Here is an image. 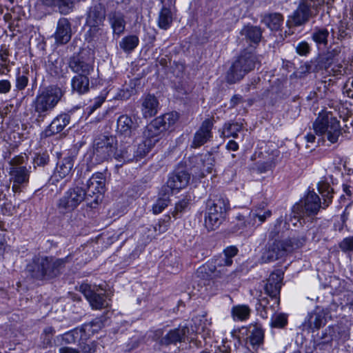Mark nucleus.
Here are the masks:
<instances>
[{
  "mask_svg": "<svg viewBox=\"0 0 353 353\" xmlns=\"http://www.w3.org/2000/svg\"><path fill=\"white\" fill-rule=\"evenodd\" d=\"M318 190L323 202L321 204L319 196L314 192H309L303 201L293 207V213L297 218L305 216H313L317 214L319 210L326 208L332 203L333 189L328 183L321 181L318 183Z\"/></svg>",
  "mask_w": 353,
  "mask_h": 353,
  "instance_id": "nucleus-1",
  "label": "nucleus"
},
{
  "mask_svg": "<svg viewBox=\"0 0 353 353\" xmlns=\"http://www.w3.org/2000/svg\"><path fill=\"white\" fill-rule=\"evenodd\" d=\"M69 256L55 259L52 256H39L33 259L27 267L29 275L37 280L50 279L60 274L61 269L68 261Z\"/></svg>",
  "mask_w": 353,
  "mask_h": 353,
  "instance_id": "nucleus-2",
  "label": "nucleus"
},
{
  "mask_svg": "<svg viewBox=\"0 0 353 353\" xmlns=\"http://www.w3.org/2000/svg\"><path fill=\"white\" fill-rule=\"evenodd\" d=\"M63 97L61 89L55 85L48 86L41 90L33 101L35 122L40 124L56 107Z\"/></svg>",
  "mask_w": 353,
  "mask_h": 353,
  "instance_id": "nucleus-3",
  "label": "nucleus"
},
{
  "mask_svg": "<svg viewBox=\"0 0 353 353\" xmlns=\"http://www.w3.org/2000/svg\"><path fill=\"white\" fill-rule=\"evenodd\" d=\"M334 0H299L296 10L288 16L286 24L289 28L302 26L316 16L319 8L325 3L329 4Z\"/></svg>",
  "mask_w": 353,
  "mask_h": 353,
  "instance_id": "nucleus-4",
  "label": "nucleus"
},
{
  "mask_svg": "<svg viewBox=\"0 0 353 353\" xmlns=\"http://www.w3.org/2000/svg\"><path fill=\"white\" fill-rule=\"evenodd\" d=\"M256 57L250 52L244 51L232 63L226 72L225 79L229 84H234L241 79L250 71L256 65Z\"/></svg>",
  "mask_w": 353,
  "mask_h": 353,
  "instance_id": "nucleus-5",
  "label": "nucleus"
},
{
  "mask_svg": "<svg viewBox=\"0 0 353 353\" xmlns=\"http://www.w3.org/2000/svg\"><path fill=\"white\" fill-rule=\"evenodd\" d=\"M256 57L250 52L244 51L232 63L226 72L225 79L229 84H234L241 79L250 71L256 65Z\"/></svg>",
  "mask_w": 353,
  "mask_h": 353,
  "instance_id": "nucleus-6",
  "label": "nucleus"
},
{
  "mask_svg": "<svg viewBox=\"0 0 353 353\" xmlns=\"http://www.w3.org/2000/svg\"><path fill=\"white\" fill-rule=\"evenodd\" d=\"M229 209V201L223 196L208 201L205 215L206 228L209 230L217 228L224 220Z\"/></svg>",
  "mask_w": 353,
  "mask_h": 353,
  "instance_id": "nucleus-7",
  "label": "nucleus"
},
{
  "mask_svg": "<svg viewBox=\"0 0 353 353\" xmlns=\"http://www.w3.org/2000/svg\"><path fill=\"white\" fill-rule=\"evenodd\" d=\"M179 119L176 112L166 113L152 121L143 132V138L155 145L161 138L164 132L173 125Z\"/></svg>",
  "mask_w": 353,
  "mask_h": 353,
  "instance_id": "nucleus-8",
  "label": "nucleus"
},
{
  "mask_svg": "<svg viewBox=\"0 0 353 353\" xmlns=\"http://www.w3.org/2000/svg\"><path fill=\"white\" fill-rule=\"evenodd\" d=\"M313 128L316 134L320 135L325 134L327 139L332 143L338 141L342 131L345 133H350V128L345 125V128H341L339 121L331 114L318 117L313 123Z\"/></svg>",
  "mask_w": 353,
  "mask_h": 353,
  "instance_id": "nucleus-9",
  "label": "nucleus"
},
{
  "mask_svg": "<svg viewBox=\"0 0 353 353\" xmlns=\"http://www.w3.org/2000/svg\"><path fill=\"white\" fill-rule=\"evenodd\" d=\"M83 201L88 203V201H90L89 196L86 194L85 189L80 187L78 183L64 193L59 199L57 207L63 213L71 212Z\"/></svg>",
  "mask_w": 353,
  "mask_h": 353,
  "instance_id": "nucleus-10",
  "label": "nucleus"
},
{
  "mask_svg": "<svg viewBox=\"0 0 353 353\" xmlns=\"http://www.w3.org/2000/svg\"><path fill=\"white\" fill-rule=\"evenodd\" d=\"M117 141L113 136H101L93 143V157L97 163L114 157Z\"/></svg>",
  "mask_w": 353,
  "mask_h": 353,
  "instance_id": "nucleus-11",
  "label": "nucleus"
},
{
  "mask_svg": "<svg viewBox=\"0 0 353 353\" xmlns=\"http://www.w3.org/2000/svg\"><path fill=\"white\" fill-rule=\"evenodd\" d=\"M105 178L103 173L94 174L86 182V194L89 196L88 206L94 208L101 200L105 191Z\"/></svg>",
  "mask_w": 353,
  "mask_h": 353,
  "instance_id": "nucleus-12",
  "label": "nucleus"
},
{
  "mask_svg": "<svg viewBox=\"0 0 353 353\" xmlns=\"http://www.w3.org/2000/svg\"><path fill=\"white\" fill-rule=\"evenodd\" d=\"M79 291L85 296L93 309L101 310L110 305L105 291L101 286L97 287L88 283H82L79 286Z\"/></svg>",
  "mask_w": 353,
  "mask_h": 353,
  "instance_id": "nucleus-13",
  "label": "nucleus"
},
{
  "mask_svg": "<svg viewBox=\"0 0 353 353\" xmlns=\"http://www.w3.org/2000/svg\"><path fill=\"white\" fill-rule=\"evenodd\" d=\"M232 263V259H228L227 256L221 254L205 266L200 268L198 272H203L204 270L212 278H225V281H228L227 267L231 266Z\"/></svg>",
  "mask_w": 353,
  "mask_h": 353,
  "instance_id": "nucleus-14",
  "label": "nucleus"
},
{
  "mask_svg": "<svg viewBox=\"0 0 353 353\" xmlns=\"http://www.w3.org/2000/svg\"><path fill=\"white\" fill-rule=\"evenodd\" d=\"M190 174L185 170H175L170 174L166 185L161 188L165 194H173L185 188L189 183Z\"/></svg>",
  "mask_w": 353,
  "mask_h": 353,
  "instance_id": "nucleus-15",
  "label": "nucleus"
},
{
  "mask_svg": "<svg viewBox=\"0 0 353 353\" xmlns=\"http://www.w3.org/2000/svg\"><path fill=\"white\" fill-rule=\"evenodd\" d=\"M283 279V274L281 271H274L270 274L264 285L265 294L270 298L274 305L280 303L279 294Z\"/></svg>",
  "mask_w": 353,
  "mask_h": 353,
  "instance_id": "nucleus-16",
  "label": "nucleus"
},
{
  "mask_svg": "<svg viewBox=\"0 0 353 353\" xmlns=\"http://www.w3.org/2000/svg\"><path fill=\"white\" fill-rule=\"evenodd\" d=\"M289 249L286 244L278 239L269 241L262 253L261 260L263 263L273 262L281 258Z\"/></svg>",
  "mask_w": 353,
  "mask_h": 353,
  "instance_id": "nucleus-17",
  "label": "nucleus"
},
{
  "mask_svg": "<svg viewBox=\"0 0 353 353\" xmlns=\"http://www.w3.org/2000/svg\"><path fill=\"white\" fill-rule=\"evenodd\" d=\"M213 125V119L204 120L199 129L194 134L191 146L197 148L209 141L212 137V129Z\"/></svg>",
  "mask_w": 353,
  "mask_h": 353,
  "instance_id": "nucleus-18",
  "label": "nucleus"
},
{
  "mask_svg": "<svg viewBox=\"0 0 353 353\" xmlns=\"http://www.w3.org/2000/svg\"><path fill=\"white\" fill-rule=\"evenodd\" d=\"M334 30L327 26L314 27L311 32V39L319 48H325L328 44L330 37L334 38Z\"/></svg>",
  "mask_w": 353,
  "mask_h": 353,
  "instance_id": "nucleus-19",
  "label": "nucleus"
},
{
  "mask_svg": "<svg viewBox=\"0 0 353 353\" xmlns=\"http://www.w3.org/2000/svg\"><path fill=\"white\" fill-rule=\"evenodd\" d=\"M70 116L68 114H61L57 116L41 132V137H50L55 134L61 132L70 123Z\"/></svg>",
  "mask_w": 353,
  "mask_h": 353,
  "instance_id": "nucleus-20",
  "label": "nucleus"
},
{
  "mask_svg": "<svg viewBox=\"0 0 353 353\" xmlns=\"http://www.w3.org/2000/svg\"><path fill=\"white\" fill-rule=\"evenodd\" d=\"M74 166V158L72 157H66L63 158L58 164L54 174L51 176L50 181L52 183L58 182L60 179H63L70 176Z\"/></svg>",
  "mask_w": 353,
  "mask_h": 353,
  "instance_id": "nucleus-21",
  "label": "nucleus"
},
{
  "mask_svg": "<svg viewBox=\"0 0 353 353\" xmlns=\"http://www.w3.org/2000/svg\"><path fill=\"white\" fill-rule=\"evenodd\" d=\"M190 329L187 326L179 327L170 330L160 341L161 345L176 344L188 339Z\"/></svg>",
  "mask_w": 353,
  "mask_h": 353,
  "instance_id": "nucleus-22",
  "label": "nucleus"
},
{
  "mask_svg": "<svg viewBox=\"0 0 353 353\" xmlns=\"http://www.w3.org/2000/svg\"><path fill=\"white\" fill-rule=\"evenodd\" d=\"M69 67L78 74L89 75L93 70V65L91 61L86 59L81 54L74 55L69 61Z\"/></svg>",
  "mask_w": 353,
  "mask_h": 353,
  "instance_id": "nucleus-23",
  "label": "nucleus"
},
{
  "mask_svg": "<svg viewBox=\"0 0 353 353\" xmlns=\"http://www.w3.org/2000/svg\"><path fill=\"white\" fill-rule=\"evenodd\" d=\"M71 24L66 18H61L57 26L56 32L54 34L55 41L58 44H65L71 39Z\"/></svg>",
  "mask_w": 353,
  "mask_h": 353,
  "instance_id": "nucleus-24",
  "label": "nucleus"
},
{
  "mask_svg": "<svg viewBox=\"0 0 353 353\" xmlns=\"http://www.w3.org/2000/svg\"><path fill=\"white\" fill-rule=\"evenodd\" d=\"M263 339L264 332L261 327L258 325H250L248 327L245 342L247 347L257 350L263 345Z\"/></svg>",
  "mask_w": 353,
  "mask_h": 353,
  "instance_id": "nucleus-25",
  "label": "nucleus"
},
{
  "mask_svg": "<svg viewBox=\"0 0 353 353\" xmlns=\"http://www.w3.org/2000/svg\"><path fill=\"white\" fill-rule=\"evenodd\" d=\"M105 19V6L101 3H97L90 8L87 14L86 23L103 24Z\"/></svg>",
  "mask_w": 353,
  "mask_h": 353,
  "instance_id": "nucleus-26",
  "label": "nucleus"
},
{
  "mask_svg": "<svg viewBox=\"0 0 353 353\" xmlns=\"http://www.w3.org/2000/svg\"><path fill=\"white\" fill-rule=\"evenodd\" d=\"M138 125L133 121L130 117L123 114L117 119V132L127 137H130L133 131L136 130Z\"/></svg>",
  "mask_w": 353,
  "mask_h": 353,
  "instance_id": "nucleus-27",
  "label": "nucleus"
},
{
  "mask_svg": "<svg viewBox=\"0 0 353 353\" xmlns=\"http://www.w3.org/2000/svg\"><path fill=\"white\" fill-rule=\"evenodd\" d=\"M159 101L157 97L148 94L142 99L141 112L145 118L154 117L158 112Z\"/></svg>",
  "mask_w": 353,
  "mask_h": 353,
  "instance_id": "nucleus-28",
  "label": "nucleus"
},
{
  "mask_svg": "<svg viewBox=\"0 0 353 353\" xmlns=\"http://www.w3.org/2000/svg\"><path fill=\"white\" fill-rule=\"evenodd\" d=\"M78 349L63 347L59 349V353H94L96 351V343L89 340L88 334L86 333V339L81 340L78 343Z\"/></svg>",
  "mask_w": 353,
  "mask_h": 353,
  "instance_id": "nucleus-29",
  "label": "nucleus"
},
{
  "mask_svg": "<svg viewBox=\"0 0 353 353\" xmlns=\"http://www.w3.org/2000/svg\"><path fill=\"white\" fill-rule=\"evenodd\" d=\"M263 30L256 26H245L240 31V34L245 37V39L254 44L258 45L262 39Z\"/></svg>",
  "mask_w": 353,
  "mask_h": 353,
  "instance_id": "nucleus-30",
  "label": "nucleus"
},
{
  "mask_svg": "<svg viewBox=\"0 0 353 353\" xmlns=\"http://www.w3.org/2000/svg\"><path fill=\"white\" fill-rule=\"evenodd\" d=\"M26 166H14L10 168L9 174L13 183L28 184L29 182L30 169Z\"/></svg>",
  "mask_w": 353,
  "mask_h": 353,
  "instance_id": "nucleus-31",
  "label": "nucleus"
},
{
  "mask_svg": "<svg viewBox=\"0 0 353 353\" xmlns=\"http://www.w3.org/2000/svg\"><path fill=\"white\" fill-rule=\"evenodd\" d=\"M258 302L259 306L256 307V310L263 319H268L271 314L275 313L279 309V303L274 305L270 297L261 296Z\"/></svg>",
  "mask_w": 353,
  "mask_h": 353,
  "instance_id": "nucleus-32",
  "label": "nucleus"
},
{
  "mask_svg": "<svg viewBox=\"0 0 353 353\" xmlns=\"http://www.w3.org/2000/svg\"><path fill=\"white\" fill-rule=\"evenodd\" d=\"M108 19L112 28L113 33L121 34L123 32L125 28V21L124 15L120 12H112L108 15Z\"/></svg>",
  "mask_w": 353,
  "mask_h": 353,
  "instance_id": "nucleus-33",
  "label": "nucleus"
},
{
  "mask_svg": "<svg viewBox=\"0 0 353 353\" xmlns=\"http://www.w3.org/2000/svg\"><path fill=\"white\" fill-rule=\"evenodd\" d=\"M261 21L272 31H277L283 25L284 19L281 13L274 12L265 14Z\"/></svg>",
  "mask_w": 353,
  "mask_h": 353,
  "instance_id": "nucleus-34",
  "label": "nucleus"
},
{
  "mask_svg": "<svg viewBox=\"0 0 353 353\" xmlns=\"http://www.w3.org/2000/svg\"><path fill=\"white\" fill-rule=\"evenodd\" d=\"M88 76L85 74L74 76L71 81L72 90L80 94L87 92L89 90L90 84Z\"/></svg>",
  "mask_w": 353,
  "mask_h": 353,
  "instance_id": "nucleus-35",
  "label": "nucleus"
},
{
  "mask_svg": "<svg viewBox=\"0 0 353 353\" xmlns=\"http://www.w3.org/2000/svg\"><path fill=\"white\" fill-rule=\"evenodd\" d=\"M47 69L51 75L62 77L66 66L62 59L56 58L53 59V57H50L47 63Z\"/></svg>",
  "mask_w": 353,
  "mask_h": 353,
  "instance_id": "nucleus-36",
  "label": "nucleus"
},
{
  "mask_svg": "<svg viewBox=\"0 0 353 353\" xmlns=\"http://www.w3.org/2000/svg\"><path fill=\"white\" fill-rule=\"evenodd\" d=\"M271 215L272 212L270 210H267L264 212L259 210L250 211L248 212L247 221L248 225H252V226L254 227L256 225H259L263 223L268 218L270 217Z\"/></svg>",
  "mask_w": 353,
  "mask_h": 353,
  "instance_id": "nucleus-37",
  "label": "nucleus"
},
{
  "mask_svg": "<svg viewBox=\"0 0 353 353\" xmlns=\"http://www.w3.org/2000/svg\"><path fill=\"white\" fill-rule=\"evenodd\" d=\"M114 159L123 163H129L135 161L134 146L128 145L125 148L121 147L119 149L116 147Z\"/></svg>",
  "mask_w": 353,
  "mask_h": 353,
  "instance_id": "nucleus-38",
  "label": "nucleus"
},
{
  "mask_svg": "<svg viewBox=\"0 0 353 353\" xmlns=\"http://www.w3.org/2000/svg\"><path fill=\"white\" fill-rule=\"evenodd\" d=\"M342 48V46L339 45L336 42H333L324 54L323 60L325 63L330 65L334 61H338Z\"/></svg>",
  "mask_w": 353,
  "mask_h": 353,
  "instance_id": "nucleus-39",
  "label": "nucleus"
},
{
  "mask_svg": "<svg viewBox=\"0 0 353 353\" xmlns=\"http://www.w3.org/2000/svg\"><path fill=\"white\" fill-rule=\"evenodd\" d=\"M61 339L66 344L79 343L81 340L86 339V333L82 328H75L61 335Z\"/></svg>",
  "mask_w": 353,
  "mask_h": 353,
  "instance_id": "nucleus-40",
  "label": "nucleus"
},
{
  "mask_svg": "<svg viewBox=\"0 0 353 353\" xmlns=\"http://www.w3.org/2000/svg\"><path fill=\"white\" fill-rule=\"evenodd\" d=\"M173 15L171 10L166 7H163L158 16L157 23L159 28L168 30L172 23Z\"/></svg>",
  "mask_w": 353,
  "mask_h": 353,
  "instance_id": "nucleus-41",
  "label": "nucleus"
},
{
  "mask_svg": "<svg viewBox=\"0 0 353 353\" xmlns=\"http://www.w3.org/2000/svg\"><path fill=\"white\" fill-rule=\"evenodd\" d=\"M90 29L87 32L88 41H103L107 39L106 32L101 27L103 24H87Z\"/></svg>",
  "mask_w": 353,
  "mask_h": 353,
  "instance_id": "nucleus-42",
  "label": "nucleus"
},
{
  "mask_svg": "<svg viewBox=\"0 0 353 353\" xmlns=\"http://www.w3.org/2000/svg\"><path fill=\"white\" fill-rule=\"evenodd\" d=\"M251 310L248 305H238L232 307L231 314L234 321H245L250 315Z\"/></svg>",
  "mask_w": 353,
  "mask_h": 353,
  "instance_id": "nucleus-43",
  "label": "nucleus"
},
{
  "mask_svg": "<svg viewBox=\"0 0 353 353\" xmlns=\"http://www.w3.org/2000/svg\"><path fill=\"white\" fill-rule=\"evenodd\" d=\"M139 39L136 35L124 37L119 42V47L126 53L132 52L139 45Z\"/></svg>",
  "mask_w": 353,
  "mask_h": 353,
  "instance_id": "nucleus-44",
  "label": "nucleus"
},
{
  "mask_svg": "<svg viewBox=\"0 0 353 353\" xmlns=\"http://www.w3.org/2000/svg\"><path fill=\"white\" fill-rule=\"evenodd\" d=\"M154 145H155L144 139V140L139 143L137 148L134 146L135 161H139L143 158Z\"/></svg>",
  "mask_w": 353,
  "mask_h": 353,
  "instance_id": "nucleus-45",
  "label": "nucleus"
},
{
  "mask_svg": "<svg viewBox=\"0 0 353 353\" xmlns=\"http://www.w3.org/2000/svg\"><path fill=\"white\" fill-rule=\"evenodd\" d=\"M159 195L161 197L157 200L156 203L153 205L152 207L153 213L155 214H158L162 212V211L168 205L170 201V196L171 194H163L162 188L160 190Z\"/></svg>",
  "mask_w": 353,
  "mask_h": 353,
  "instance_id": "nucleus-46",
  "label": "nucleus"
},
{
  "mask_svg": "<svg viewBox=\"0 0 353 353\" xmlns=\"http://www.w3.org/2000/svg\"><path fill=\"white\" fill-rule=\"evenodd\" d=\"M199 159L202 164L201 168L202 175L204 176L205 173H211L214 163V159L212 154L207 153L203 156H201Z\"/></svg>",
  "mask_w": 353,
  "mask_h": 353,
  "instance_id": "nucleus-47",
  "label": "nucleus"
},
{
  "mask_svg": "<svg viewBox=\"0 0 353 353\" xmlns=\"http://www.w3.org/2000/svg\"><path fill=\"white\" fill-rule=\"evenodd\" d=\"M248 217V214H238L236 216V223L234 225L232 228V231L234 232H243V231L247 230L252 228V225H248L247 221V219Z\"/></svg>",
  "mask_w": 353,
  "mask_h": 353,
  "instance_id": "nucleus-48",
  "label": "nucleus"
},
{
  "mask_svg": "<svg viewBox=\"0 0 353 353\" xmlns=\"http://www.w3.org/2000/svg\"><path fill=\"white\" fill-rule=\"evenodd\" d=\"M243 125L239 123H225L223 128V134L224 137L236 138L238 132L242 129Z\"/></svg>",
  "mask_w": 353,
  "mask_h": 353,
  "instance_id": "nucleus-49",
  "label": "nucleus"
},
{
  "mask_svg": "<svg viewBox=\"0 0 353 353\" xmlns=\"http://www.w3.org/2000/svg\"><path fill=\"white\" fill-rule=\"evenodd\" d=\"M325 322V319L322 313L313 312L308 316V325L310 328L319 329Z\"/></svg>",
  "mask_w": 353,
  "mask_h": 353,
  "instance_id": "nucleus-50",
  "label": "nucleus"
},
{
  "mask_svg": "<svg viewBox=\"0 0 353 353\" xmlns=\"http://www.w3.org/2000/svg\"><path fill=\"white\" fill-rule=\"evenodd\" d=\"M270 325L272 327L282 328L288 323V317L283 313L271 314Z\"/></svg>",
  "mask_w": 353,
  "mask_h": 353,
  "instance_id": "nucleus-51",
  "label": "nucleus"
},
{
  "mask_svg": "<svg viewBox=\"0 0 353 353\" xmlns=\"http://www.w3.org/2000/svg\"><path fill=\"white\" fill-rule=\"evenodd\" d=\"M50 162V156L47 152L35 153L32 158V164L34 169L37 167H45Z\"/></svg>",
  "mask_w": 353,
  "mask_h": 353,
  "instance_id": "nucleus-52",
  "label": "nucleus"
},
{
  "mask_svg": "<svg viewBox=\"0 0 353 353\" xmlns=\"http://www.w3.org/2000/svg\"><path fill=\"white\" fill-rule=\"evenodd\" d=\"M28 71L23 70L22 72L18 69V72L16 75V83L15 87L18 90H23L27 86L28 83Z\"/></svg>",
  "mask_w": 353,
  "mask_h": 353,
  "instance_id": "nucleus-53",
  "label": "nucleus"
},
{
  "mask_svg": "<svg viewBox=\"0 0 353 353\" xmlns=\"http://www.w3.org/2000/svg\"><path fill=\"white\" fill-rule=\"evenodd\" d=\"M102 318H97L94 320L92 321L89 324L85 325L82 329L85 333L92 332L95 333L97 332L99 330H101L104 326V321L102 320Z\"/></svg>",
  "mask_w": 353,
  "mask_h": 353,
  "instance_id": "nucleus-54",
  "label": "nucleus"
},
{
  "mask_svg": "<svg viewBox=\"0 0 353 353\" xmlns=\"http://www.w3.org/2000/svg\"><path fill=\"white\" fill-rule=\"evenodd\" d=\"M272 168V162L271 161H257L252 168L254 171L258 173H265L270 170Z\"/></svg>",
  "mask_w": 353,
  "mask_h": 353,
  "instance_id": "nucleus-55",
  "label": "nucleus"
},
{
  "mask_svg": "<svg viewBox=\"0 0 353 353\" xmlns=\"http://www.w3.org/2000/svg\"><path fill=\"white\" fill-rule=\"evenodd\" d=\"M340 249L344 252H353V236L343 239L339 245Z\"/></svg>",
  "mask_w": 353,
  "mask_h": 353,
  "instance_id": "nucleus-56",
  "label": "nucleus"
},
{
  "mask_svg": "<svg viewBox=\"0 0 353 353\" xmlns=\"http://www.w3.org/2000/svg\"><path fill=\"white\" fill-rule=\"evenodd\" d=\"M188 205L189 200L187 199H183L176 203L175 205L174 210L172 212L173 216L177 217L179 213L183 212L188 208Z\"/></svg>",
  "mask_w": 353,
  "mask_h": 353,
  "instance_id": "nucleus-57",
  "label": "nucleus"
},
{
  "mask_svg": "<svg viewBox=\"0 0 353 353\" xmlns=\"http://www.w3.org/2000/svg\"><path fill=\"white\" fill-rule=\"evenodd\" d=\"M296 52L301 56H306L310 52V46L306 41H301L296 46Z\"/></svg>",
  "mask_w": 353,
  "mask_h": 353,
  "instance_id": "nucleus-58",
  "label": "nucleus"
},
{
  "mask_svg": "<svg viewBox=\"0 0 353 353\" xmlns=\"http://www.w3.org/2000/svg\"><path fill=\"white\" fill-rule=\"evenodd\" d=\"M54 334V330L52 327H47L43 330L41 337L43 338L44 345H49L51 344V340Z\"/></svg>",
  "mask_w": 353,
  "mask_h": 353,
  "instance_id": "nucleus-59",
  "label": "nucleus"
},
{
  "mask_svg": "<svg viewBox=\"0 0 353 353\" xmlns=\"http://www.w3.org/2000/svg\"><path fill=\"white\" fill-rule=\"evenodd\" d=\"M27 158L26 154L15 156L9 161L10 168H13L14 166H22L21 165L25 163Z\"/></svg>",
  "mask_w": 353,
  "mask_h": 353,
  "instance_id": "nucleus-60",
  "label": "nucleus"
},
{
  "mask_svg": "<svg viewBox=\"0 0 353 353\" xmlns=\"http://www.w3.org/2000/svg\"><path fill=\"white\" fill-rule=\"evenodd\" d=\"M105 98L103 97H99L96 98L94 102L88 107V113L92 114L95 110L99 108L104 102Z\"/></svg>",
  "mask_w": 353,
  "mask_h": 353,
  "instance_id": "nucleus-61",
  "label": "nucleus"
},
{
  "mask_svg": "<svg viewBox=\"0 0 353 353\" xmlns=\"http://www.w3.org/2000/svg\"><path fill=\"white\" fill-rule=\"evenodd\" d=\"M348 37V32L347 29L343 23H341L338 27V31L336 32V39L343 41Z\"/></svg>",
  "mask_w": 353,
  "mask_h": 353,
  "instance_id": "nucleus-62",
  "label": "nucleus"
},
{
  "mask_svg": "<svg viewBox=\"0 0 353 353\" xmlns=\"http://www.w3.org/2000/svg\"><path fill=\"white\" fill-rule=\"evenodd\" d=\"M170 220V216H166L165 219L163 220L162 223L161 221H159L158 225L154 227V230L157 231V230L159 231V232H164L167 230L168 226V222Z\"/></svg>",
  "mask_w": 353,
  "mask_h": 353,
  "instance_id": "nucleus-63",
  "label": "nucleus"
},
{
  "mask_svg": "<svg viewBox=\"0 0 353 353\" xmlns=\"http://www.w3.org/2000/svg\"><path fill=\"white\" fill-rule=\"evenodd\" d=\"M238 253V249L235 246H230L226 248L223 252V254L227 256L228 259H232Z\"/></svg>",
  "mask_w": 353,
  "mask_h": 353,
  "instance_id": "nucleus-64",
  "label": "nucleus"
}]
</instances>
